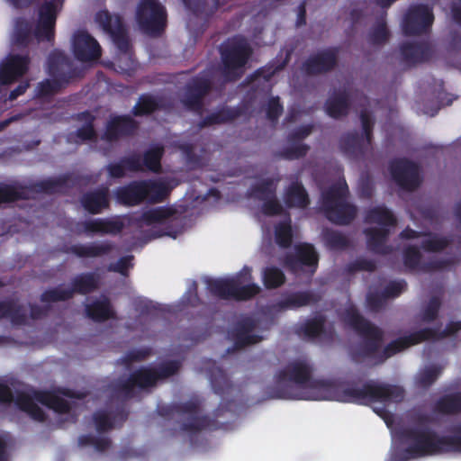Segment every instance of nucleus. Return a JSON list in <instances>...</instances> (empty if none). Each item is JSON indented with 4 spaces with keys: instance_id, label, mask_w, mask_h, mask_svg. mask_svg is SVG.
Listing matches in <instances>:
<instances>
[{
    "instance_id": "f257e3e1",
    "label": "nucleus",
    "mask_w": 461,
    "mask_h": 461,
    "mask_svg": "<svg viewBox=\"0 0 461 461\" xmlns=\"http://www.w3.org/2000/svg\"><path fill=\"white\" fill-rule=\"evenodd\" d=\"M344 321L364 339V342L350 353L352 360L356 363H360L365 358H375V364H382L409 347L426 341L427 336L432 333L430 330H419L391 341L378 353L384 339V332L379 327L366 320L355 307L346 310Z\"/></svg>"
},
{
    "instance_id": "f03ea898",
    "label": "nucleus",
    "mask_w": 461,
    "mask_h": 461,
    "mask_svg": "<svg viewBox=\"0 0 461 461\" xmlns=\"http://www.w3.org/2000/svg\"><path fill=\"white\" fill-rule=\"evenodd\" d=\"M316 401H337L357 404H370L381 402L384 406L401 402L404 398V389L402 386L380 383L374 380L366 382L361 387L354 384L343 386L331 381L315 383Z\"/></svg>"
},
{
    "instance_id": "7ed1b4c3",
    "label": "nucleus",
    "mask_w": 461,
    "mask_h": 461,
    "mask_svg": "<svg viewBox=\"0 0 461 461\" xmlns=\"http://www.w3.org/2000/svg\"><path fill=\"white\" fill-rule=\"evenodd\" d=\"M452 432L453 435L440 436L427 426L406 428L401 432L402 438L410 444L404 452L407 457L461 453V425Z\"/></svg>"
},
{
    "instance_id": "20e7f679",
    "label": "nucleus",
    "mask_w": 461,
    "mask_h": 461,
    "mask_svg": "<svg viewBox=\"0 0 461 461\" xmlns=\"http://www.w3.org/2000/svg\"><path fill=\"white\" fill-rule=\"evenodd\" d=\"M312 368L305 360L289 362L275 375L276 384L268 395L272 399L316 400L315 383L312 376Z\"/></svg>"
},
{
    "instance_id": "39448f33",
    "label": "nucleus",
    "mask_w": 461,
    "mask_h": 461,
    "mask_svg": "<svg viewBox=\"0 0 461 461\" xmlns=\"http://www.w3.org/2000/svg\"><path fill=\"white\" fill-rule=\"evenodd\" d=\"M222 403L214 411L213 417L210 415H200L201 402L197 399H191L184 402H178L171 406H167L159 411L160 415L168 416L173 413L179 415H186L188 420L181 424L180 429L183 432L188 433L190 436L195 435L202 430H216L222 427L217 418L223 411Z\"/></svg>"
},
{
    "instance_id": "423d86ee",
    "label": "nucleus",
    "mask_w": 461,
    "mask_h": 461,
    "mask_svg": "<svg viewBox=\"0 0 461 461\" xmlns=\"http://www.w3.org/2000/svg\"><path fill=\"white\" fill-rule=\"evenodd\" d=\"M168 194L169 189L165 183L152 179L133 180L114 192L117 202L125 206H136L144 202L162 203Z\"/></svg>"
},
{
    "instance_id": "0eeeda50",
    "label": "nucleus",
    "mask_w": 461,
    "mask_h": 461,
    "mask_svg": "<svg viewBox=\"0 0 461 461\" xmlns=\"http://www.w3.org/2000/svg\"><path fill=\"white\" fill-rule=\"evenodd\" d=\"M348 187L345 180L332 185L321 194L326 218L337 225H348L357 216V207L347 202Z\"/></svg>"
},
{
    "instance_id": "6e6552de",
    "label": "nucleus",
    "mask_w": 461,
    "mask_h": 461,
    "mask_svg": "<svg viewBox=\"0 0 461 461\" xmlns=\"http://www.w3.org/2000/svg\"><path fill=\"white\" fill-rule=\"evenodd\" d=\"M219 52L224 75L236 80L240 77L239 71L248 63L252 49L243 36L235 35L221 44Z\"/></svg>"
},
{
    "instance_id": "1a4fd4ad",
    "label": "nucleus",
    "mask_w": 461,
    "mask_h": 461,
    "mask_svg": "<svg viewBox=\"0 0 461 461\" xmlns=\"http://www.w3.org/2000/svg\"><path fill=\"white\" fill-rule=\"evenodd\" d=\"M167 11L158 0H140L135 19L140 30L151 37L160 36L167 27Z\"/></svg>"
},
{
    "instance_id": "9d476101",
    "label": "nucleus",
    "mask_w": 461,
    "mask_h": 461,
    "mask_svg": "<svg viewBox=\"0 0 461 461\" xmlns=\"http://www.w3.org/2000/svg\"><path fill=\"white\" fill-rule=\"evenodd\" d=\"M212 77L206 70L192 77L185 87L182 98L184 106L189 111L201 113L203 108V98L212 91Z\"/></svg>"
},
{
    "instance_id": "9b49d317",
    "label": "nucleus",
    "mask_w": 461,
    "mask_h": 461,
    "mask_svg": "<svg viewBox=\"0 0 461 461\" xmlns=\"http://www.w3.org/2000/svg\"><path fill=\"white\" fill-rule=\"evenodd\" d=\"M47 73L65 86L75 79L82 78L85 75L83 68L76 66L65 53L59 50H52L48 56Z\"/></svg>"
},
{
    "instance_id": "f8f14e48",
    "label": "nucleus",
    "mask_w": 461,
    "mask_h": 461,
    "mask_svg": "<svg viewBox=\"0 0 461 461\" xmlns=\"http://www.w3.org/2000/svg\"><path fill=\"white\" fill-rule=\"evenodd\" d=\"M389 171L393 180L402 190L411 192L421 184L420 166L406 158L392 159Z\"/></svg>"
},
{
    "instance_id": "ddd939ff",
    "label": "nucleus",
    "mask_w": 461,
    "mask_h": 461,
    "mask_svg": "<svg viewBox=\"0 0 461 461\" xmlns=\"http://www.w3.org/2000/svg\"><path fill=\"white\" fill-rule=\"evenodd\" d=\"M434 22L433 10L424 4L410 6L405 14L402 28L405 36H417L429 32Z\"/></svg>"
},
{
    "instance_id": "4468645a",
    "label": "nucleus",
    "mask_w": 461,
    "mask_h": 461,
    "mask_svg": "<svg viewBox=\"0 0 461 461\" xmlns=\"http://www.w3.org/2000/svg\"><path fill=\"white\" fill-rule=\"evenodd\" d=\"M95 21L104 32L110 34L121 53H131V44L123 20L120 15H112L108 11L101 10L96 14Z\"/></svg>"
},
{
    "instance_id": "2eb2a0df",
    "label": "nucleus",
    "mask_w": 461,
    "mask_h": 461,
    "mask_svg": "<svg viewBox=\"0 0 461 461\" xmlns=\"http://www.w3.org/2000/svg\"><path fill=\"white\" fill-rule=\"evenodd\" d=\"M63 1L44 0L39 7V20L34 30V35L39 41L54 40L56 20Z\"/></svg>"
},
{
    "instance_id": "dca6fc26",
    "label": "nucleus",
    "mask_w": 461,
    "mask_h": 461,
    "mask_svg": "<svg viewBox=\"0 0 461 461\" xmlns=\"http://www.w3.org/2000/svg\"><path fill=\"white\" fill-rule=\"evenodd\" d=\"M339 48L329 47L311 54L303 63L302 69L307 76H319L331 72L338 66Z\"/></svg>"
},
{
    "instance_id": "f3484780",
    "label": "nucleus",
    "mask_w": 461,
    "mask_h": 461,
    "mask_svg": "<svg viewBox=\"0 0 461 461\" xmlns=\"http://www.w3.org/2000/svg\"><path fill=\"white\" fill-rule=\"evenodd\" d=\"M319 255L314 247L309 243L299 245L295 253L287 255L285 258V265L294 273L308 268L310 276H312L318 267Z\"/></svg>"
},
{
    "instance_id": "a211bd4d",
    "label": "nucleus",
    "mask_w": 461,
    "mask_h": 461,
    "mask_svg": "<svg viewBox=\"0 0 461 461\" xmlns=\"http://www.w3.org/2000/svg\"><path fill=\"white\" fill-rule=\"evenodd\" d=\"M83 177L74 172L65 173L56 177H49L34 183L29 189L37 193L53 194L65 193L82 182Z\"/></svg>"
},
{
    "instance_id": "6ab92c4d",
    "label": "nucleus",
    "mask_w": 461,
    "mask_h": 461,
    "mask_svg": "<svg viewBox=\"0 0 461 461\" xmlns=\"http://www.w3.org/2000/svg\"><path fill=\"white\" fill-rule=\"evenodd\" d=\"M74 57L81 62H93L100 59L102 49L97 41L86 31H77L72 38Z\"/></svg>"
},
{
    "instance_id": "aec40b11",
    "label": "nucleus",
    "mask_w": 461,
    "mask_h": 461,
    "mask_svg": "<svg viewBox=\"0 0 461 461\" xmlns=\"http://www.w3.org/2000/svg\"><path fill=\"white\" fill-rule=\"evenodd\" d=\"M256 328L257 322L252 317L246 316L237 321L228 333L234 348L241 349L260 342L263 337L253 333Z\"/></svg>"
},
{
    "instance_id": "412c9836",
    "label": "nucleus",
    "mask_w": 461,
    "mask_h": 461,
    "mask_svg": "<svg viewBox=\"0 0 461 461\" xmlns=\"http://www.w3.org/2000/svg\"><path fill=\"white\" fill-rule=\"evenodd\" d=\"M138 128L139 122L131 115H112L106 122L102 139L108 142H114L134 135Z\"/></svg>"
},
{
    "instance_id": "4be33fe9",
    "label": "nucleus",
    "mask_w": 461,
    "mask_h": 461,
    "mask_svg": "<svg viewBox=\"0 0 461 461\" xmlns=\"http://www.w3.org/2000/svg\"><path fill=\"white\" fill-rule=\"evenodd\" d=\"M30 62L28 55H9L0 64V85L7 86L17 81L27 73Z\"/></svg>"
},
{
    "instance_id": "5701e85b",
    "label": "nucleus",
    "mask_w": 461,
    "mask_h": 461,
    "mask_svg": "<svg viewBox=\"0 0 461 461\" xmlns=\"http://www.w3.org/2000/svg\"><path fill=\"white\" fill-rule=\"evenodd\" d=\"M402 61L408 66L429 61L434 55V50L429 42H404L400 46Z\"/></svg>"
},
{
    "instance_id": "b1692460",
    "label": "nucleus",
    "mask_w": 461,
    "mask_h": 461,
    "mask_svg": "<svg viewBox=\"0 0 461 461\" xmlns=\"http://www.w3.org/2000/svg\"><path fill=\"white\" fill-rule=\"evenodd\" d=\"M77 226L87 235H117L122 231L124 223L119 217L96 218L81 221Z\"/></svg>"
},
{
    "instance_id": "393cba45",
    "label": "nucleus",
    "mask_w": 461,
    "mask_h": 461,
    "mask_svg": "<svg viewBox=\"0 0 461 461\" xmlns=\"http://www.w3.org/2000/svg\"><path fill=\"white\" fill-rule=\"evenodd\" d=\"M205 368L213 392L222 399L230 395L234 385L226 372L212 360L206 361Z\"/></svg>"
},
{
    "instance_id": "a878e982",
    "label": "nucleus",
    "mask_w": 461,
    "mask_h": 461,
    "mask_svg": "<svg viewBox=\"0 0 461 461\" xmlns=\"http://www.w3.org/2000/svg\"><path fill=\"white\" fill-rule=\"evenodd\" d=\"M82 207L90 214H99L110 208L109 189L102 186L82 194L80 198Z\"/></svg>"
},
{
    "instance_id": "bb28decb",
    "label": "nucleus",
    "mask_w": 461,
    "mask_h": 461,
    "mask_svg": "<svg viewBox=\"0 0 461 461\" xmlns=\"http://www.w3.org/2000/svg\"><path fill=\"white\" fill-rule=\"evenodd\" d=\"M364 233L369 251L383 256L392 253V246L386 244L390 235V230L387 228L369 227L364 230Z\"/></svg>"
},
{
    "instance_id": "cd10ccee",
    "label": "nucleus",
    "mask_w": 461,
    "mask_h": 461,
    "mask_svg": "<svg viewBox=\"0 0 461 461\" xmlns=\"http://www.w3.org/2000/svg\"><path fill=\"white\" fill-rule=\"evenodd\" d=\"M351 106L350 95L347 89H339L325 102V112L333 119H340L348 114Z\"/></svg>"
},
{
    "instance_id": "c85d7f7f",
    "label": "nucleus",
    "mask_w": 461,
    "mask_h": 461,
    "mask_svg": "<svg viewBox=\"0 0 461 461\" xmlns=\"http://www.w3.org/2000/svg\"><path fill=\"white\" fill-rule=\"evenodd\" d=\"M114 249L110 241L90 242L86 244H74L68 248L67 252L79 258H99L106 256Z\"/></svg>"
},
{
    "instance_id": "c756f323",
    "label": "nucleus",
    "mask_w": 461,
    "mask_h": 461,
    "mask_svg": "<svg viewBox=\"0 0 461 461\" xmlns=\"http://www.w3.org/2000/svg\"><path fill=\"white\" fill-rule=\"evenodd\" d=\"M105 170L111 178H122L126 176V171H142L141 158L139 154L132 153L121 158L117 162L109 163Z\"/></svg>"
},
{
    "instance_id": "7c9ffc66",
    "label": "nucleus",
    "mask_w": 461,
    "mask_h": 461,
    "mask_svg": "<svg viewBox=\"0 0 461 461\" xmlns=\"http://www.w3.org/2000/svg\"><path fill=\"white\" fill-rule=\"evenodd\" d=\"M370 145H367L366 138L357 131L347 132L339 140V148L343 154L350 158L363 157Z\"/></svg>"
},
{
    "instance_id": "2f4dec72",
    "label": "nucleus",
    "mask_w": 461,
    "mask_h": 461,
    "mask_svg": "<svg viewBox=\"0 0 461 461\" xmlns=\"http://www.w3.org/2000/svg\"><path fill=\"white\" fill-rule=\"evenodd\" d=\"M128 415L129 412L124 407L117 408L113 414L100 410L93 414V420L97 432L104 433L113 429L117 421L122 425L128 419Z\"/></svg>"
},
{
    "instance_id": "473e14b6",
    "label": "nucleus",
    "mask_w": 461,
    "mask_h": 461,
    "mask_svg": "<svg viewBox=\"0 0 461 461\" xmlns=\"http://www.w3.org/2000/svg\"><path fill=\"white\" fill-rule=\"evenodd\" d=\"M35 392H33V395H31L26 392L18 391L15 396H14L13 402H14L19 410L26 412L32 419L42 422L46 420V414L36 403Z\"/></svg>"
},
{
    "instance_id": "72a5a7b5",
    "label": "nucleus",
    "mask_w": 461,
    "mask_h": 461,
    "mask_svg": "<svg viewBox=\"0 0 461 461\" xmlns=\"http://www.w3.org/2000/svg\"><path fill=\"white\" fill-rule=\"evenodd\" d=\"M10 319L12 324L22 326L27 323L28 316L23 305L17 299L0 301V319Z\"/></svg>"
},
{
    "instance_id": "f704fd0d",
    "label": "nucleus",
    "mask_w": 461,
    "mask_h": 461,
    "mask_svg": "<svg viewBox=\"0 0 461 461\" xmlns=\"http://www.w3.org/2000/svg\"><path fill=\"white\" fill-rule=\"evenodd\" d=\"M70 284L71 287L68 289L71 291L72 297L75 294L86 295L98 289L99 277L93 272L81 273L74 276Z\"/></svg>"
},
{
    "instance_id": "c9c22d12",
    "label": "nucleus",
    "mask_w": 461,
    "mask_h": 461,
    "mask_svg": "<svg viewBox=\"0 0 461 461\" xmlns=\"http://www.w3.org/2000/svg\"><path fill=\"white\" fill-rule=\"evenodd\" d=\"M85 311L86 316L95 322H104L115 318L111 302L106 297L86 304Z\"/></svg>"
},
{
    "instance_id": "e433bc0d",
    "label": "nucleus",
    "mask_w": 461,
    "mask_h": 461,
    "mask_svg": "<svg viewBox=\"0 0 461 461\" xmlns=\"http://www.w3.org/2000/svg\"><path fill=\"white\" fill-rule=\"evenodd\" d=\"M284 201L289 208H306L310 204L307 191L302 183L293 182L284 194Z\"/></svg>"
},
{
    "instance_id": "4c0bfd02",
    "label": "nucleus",
    "mask_w": 461,
    "mask_h": 461,
    "mask_svg": "<svg viewBox=\"0 0 461 461\" xmlns=\"http://www.w3.org/2000/svg\"><path fill=\"white\" fill-rule=\"evenodd\" d=\"M433 411L442 415L461 413V392H455L439 397L433 406Z\"/></svg>"
},
{
    "instance_id": "58836bf2",
    "label": "nucleus",
    "mask_w": 461,
    "mask_h": 461,
    "mask_svg": "<svg viewBox=\"0 0 461 461\" xmlns=\"http://www.w3.org/2000/svg\"><path fill=\"white\" fill-rule=\"evenodd\" d=\"M239 108L222 107L202 119L200 128H205L215 124L231 122L240 116Z\"/></svg>"
},
{
    "instance_id": "ea45409f",
    "label": "nucleus",
    "mask_w": 461,
    "mask_h": 461,
    "mask_svg": "<svg viewBox=\"0 0 461 461\" xmlns=\"http://www.w3.org/2000/svg\"><path fill=\"white\" fill-rule=\"evenodd\" d=\"M236 276L231 278L208 279L206 282L209 292L222 300H232Z\"/></svg>"
},
{
    "instance_id": "a19ab883",
    "label": "nucleus",
    "mask_w": 461,
    "mask_h": 461,
    "mask_svg": "<svg viewBox=\"0 0 461 461\" xmlns=\"http://www.w3.org/2000/svg\"><path fill=\"white\" fill-rule=\"evenodd\" d=\"M319 298L310 291L295 292L288 294L282 299L278 303L281 310L298 309L303 306H307L315 303Z\"/></svg>"
},
{
    "instance_id": "79ce46f5",
    "label": "nucleus",
    "mask_w": 461,
    "mask_h": 461,
    "mask_svg": "<svg viewBox=\"0 0 461 461\" xmlns=\"http://www.w3.org/2000/svg\"><path fill=\"white\" fill-rule=\"evenodd\" d=\"M366 223H376L381 228L393 227L397 223V220L393 212L384 205H378L369 209L365 215Z\"/></svg>"
},
{
    "instance_id": "37998d69",
    "label": "nucleus",
    "mask_w": 461,
    "mask_h": 461,
    "mask_svg": "<svg viewBox=\"0 0 461 461\" xmlns=\"http://www.w3.org/2000/svg\"><path fill=\"white\" fill-rule=\"evenodd\" d=\"M35 398L37 402L59 414H67L71 410L69 402L51 392H35Z\"/></svg>"
},
{
    "instance_id": "c03bdc74",
    "label": "nucleus",
    "mask_w": 461,
    "mask_h": 461,
    "mask_svg": "<svg viewBox=\"0 0 461 461\" xmlns=\"http://www.w3.org/2000/svg\"><path fill=\"white\" fill-rule=\"evenodd\" d=\"M161 99L151 94H142L140 95L138 102L131 109L134 116L140 117L150 115L153 113L161 110Z\"/></svg>"
},
{
    "instance_id": "a18cd8bd",
    "label": "nucleus",
    "mask_w": 461,
    "mask_h": 461,
    "mask_svg": "<svg viewBox=\"0 0 461 461\" xmlns=\"http://www.w3.org/2000/svg\"><path fill=\"white\" fill-rule=\"evenodd\" d=\"M185 8L195 17L208 20L217 10V0H182Z\"/></svg>"
},
{
    "instance_id": "49530a36",
    "label": "nucleus",
    "mask_w": 461,
    "mask_h": 461,
    "mask_svg": "<svg viewBox=\"0 0 461 461\" xmlns=\"http://www.w3.org/2000/svg\"><path fill=\"white\" fill-rule=\"evenodd\" d=\"M30 189L18 184H0V205L30 197Z\"/></svg>"
},
{
    "instance_id": "de8ad7c7",
    "label": "nucleus",
    "mask_w": 461,
    "mask_h": 461,
    "mask_svg": "<svg viewBox=\"0 0 461 461\" xmlns=\"http://www.w3.org/2000/svg\"><path fill=\"white\" fill-rule=\"evenodd\" d=\"M165 149L162 145L157 144L148 149L141 160L142 171L144 169L153 173H159L161 170V160L164 156Z\"/></svg>"
},
{
    "instance_id": "09e8293b",
    "label": "nucleus",
    "mask_w": 461,
    "mask_h": 461,
    "mask_svg": "<svg viewBox=\"0 0 461 461\" xmlns=\"http://www.w3.org/2000/svg\"><path fill=\"white\" fill-rule=\"evenodd\" d=\"M173 212L166 207H157L149 209L141 213L137 220L139 223L151 226L153 224H166L172 216Z\"/></svg>"
},
{
    "instance_id": "8fccbe9b",
    "label": "nucleus",
    "mask_w": 461,
    "mask_h": 461,
    "mask_svg": "<svg viewBox=\"0 0 461 461\" xmlns=\"http://www.w3.org/2000/svg\"><path fill=\"white\" fill-rule=\"evenodd\" d=\"M427 239L421 241L420 247L426 252H441L449 247L453 241L450 236H441L434 232H424Z\"/></svg>"
},
{
    "instance_id": "3c124183",
    "label": "nucleus",
    "mask_w": 461,
    "mask_h": 461,
    "mask_svg": "<svg viewBox=\"0 0 461 461\" xmlns=\"http://www.w3.org/2000/svg\"><path fill=\"white\" fill-rule=\"evenodd\" d=\"M326 319L322 315L315 316L312 319L307 320L302 325L297 333L303 336L304 339L313 340L320 337L325 329Z\"/></svg>"
},
{
    "instance_id": "603ef678",
    "label": "nucleus",
    "mask_w": 461,
    "mask_h": 461,
    "mask_svg": "<svg viewBox=\"0 0 461 461\" xmlns=\"http://www.w3.org/2000/svg\"><path fill=\"white\" fill-rule=\"evenodd\" d=\"M243 276L241 275L236 276L235 289L233 299L238 302L249 301L259 294L261 288L254 283L242 285Z\"/></svg>"
},
{
    "instance_id": "864d4df0",
    "label": "nucleus",
    "mask_w": 461,
    "mask_h": 461,
    "mask_svg": "<svg viewBox=\"0 0 461 461\" xmlns=\"http://www.w3.org/2000/svg\"><path fill=\"white\" fill-rule=\"evenodd\" d=\"M131 380L140 390L156 385V377L151 366H141L130 374Z\"/></svg>"
},
{
    "instance_id": "5fc2aeb1",
    "label": "nucleus",
    "mask_w": 461,
    "mask_h": 461,
    "mask_svg": "<svg viewBox=\"0 0 461 461\" xmlns=\"http://www.w3.org/2000/svg\"><path fill=\"white\" fill-rule=\"evenodd\" d=\"M77 118L84 121L85 124L77 130L76 136L82 141L95 140L97 136L94 125L95 117L90 112L85 111L78 113Z\"/></svg>"
},
{
    "instance_id": "6e6d98bb",
    "label": "nucleus",
    "mask_w": 461,
    "mask_h": 461,
    "mask_svg": "<svg viewBox=\"0 0 461 461\" xmlns=\"http://www.w3.org/2000/svg\"><path fill=\"white\" fill-rule=\"evenodd\" d=\"M390 36L386 22L381 19L369 31L367 41L373 46H382L389 41Z\"/></svg>"
},
{
    "instance_id": "4d7b16f0",
    "label": "nucleus",
    "mask_w": 461,
    "mask_h": 461,
    "mask_svg": "<svg viewBox=\"0 0 461 461\" xmlns=\"http://www.w3.org/2000/svg\"><path fill=\"white\" fill-rule=\"evenodd\" d=\"M323 240L332 250H344L350 245L348 238L339 230L327 229L323 231Z\"/></svg>"
},
{
    "instance_id": "13d9d810",
    "label": "nucleus",
    "mask_w": 461,
    "mask_h": 461,
    "mask_svg": "<svg viewBox=\"0 0 461 461\" xmlns=\"http://www.w3.org/2000/svg\"><path fill=\"white\" fill-rule=\"evenodd\" d=\"M275 239L276 244L281 248L287 249L292 245L293 230L289 217L276 225Z\"/></svg>"
},
{
    "instance_id": "bf43d9fd",
    "label": "nucleus",
    "mask_w": 461,
    "mask_h": 461,
    "mask_svg": "<svg viewBox=\"0 0 461 461\" xmlns=\"http://www.w3.org/2000/svg\"><path fill=\"white\" fill-rule=\"evenodd\" d=\"M263 284L267 289H276L285 282L284 272L277 267H267L262 274Z\"/></svg>"
},
{
    "instance_id": "052dcab7",
    "label": "nucleus",
    "mask_w": 461,
    "mask_h": 461,
    "mask_svg": "<svg viewBox=\"0 0 461 461\" xmlns=\"http://www.w3.org/2000/svg\"><path fill=\"white\" fill-rule=\"evenodd\" d=\"M66 86L55 78H47L40 82L36 87V96L50 98L59 93Z\"/></svg>"
},
{
    "instance_id": "680f3d73",
    "label": "nucleus",
    "mask_w": 461,
    "mask_h": 461,
    "mask_svg": "<svg viewBox=\"0 0 461 461\" xmlns=\"http://www.w3.org/2000/svg\"><path fill=\"white\" fill-rule=\"evenodd\" d=\"M181 367V362L178 360H167L160 363L153 368L156 377V384L159 380L167 379L176 375Z\"/></svg>"
},
{
    "instance_id": "e2e57ef3",
    "label": "nucleus",
    "mask_w": 461,
    "mask_h": 461,
    "mask_svg": "<svg viewBox=\"0 0 461 461\" xmlns=\"http://www.w3.org/2000/svg\"><path fill=\"white\" fill-rule=\"evenodd\" d=\"M72 298L71 291L63 289L61 286L45 290L40 296V300L44 303L65 302Z\"/></svg>"
},
{
    "instance_id": "0e129e2a",
    "label": "nucleus",
    "mask_w": 461,
    "mask_h": 461,
    "mask_svg": "<svg viewBox=\"0 0 461 461\" xmlns=\"http://www.w3.org/2000/svg\"><path fill=\"white\" fill-rule=\"evenodd\" d=\"M441 307L439 296H432L420 312V318L423 322L430 323L437 320Z\"/></svg>"
},
{
    "instance_id": "69168bd1",
    "label": "nucleus",
    "mask_w": 461,
    "mask_h": 461,
    "mask_svg": "<svg viewBox=\"0 0 461 461\" xmlns=\"http://www.w3.org/2000/svg\"><path fill=\"white\" fill-rule=\"evenodd\" d=\"M404 267L411 270L420 268L421 253L418 247L411 245L404 249L402 253Z\"/></svg>"
},
{
    "instance_id": "338daca9",
    "label": "nucleus",
    "mask_w": 461,
    "mask_h": 461,
    "mask_svg": "<svg viewBox=\"0 0 461 461\" xmlns=\"http://www.w3.org/2000/svg\"><path fill=\"white\" fill-rule=\"evenodd\" d=\"M136 385L129 375L126 379H120L113 384V391L126 400L135 397Z\"/></svg>"
},
{
    "instance_id": "774afa93",
    "label": "nucleus",
    "mask_w": 461,
    "mask_h": 461,
    "mask_svg": "<svg viewBox=\"0 0 461 461\" xmlns=\"http://www.w3.org/2000/svg\"><path fill=\"white\" fill-rule=\"evenodd\" d=\"M387 298L381 291H369L366 296V306L371 312H379L386 305Z\"/></svg>"
}]
</instances>
